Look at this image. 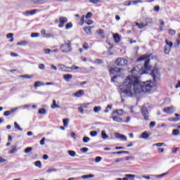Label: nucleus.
<instances>
[{
	"label": "nucleus",
	"instance_id": "nucleus-1",
	"mask_svg": "<svg viewBox=\"0 0 180 180\" xmlns=\"http://www.w3.org/2000/svg\"><path fill=\"white\" fill-rule=\"evenodd\" d=\"M149 64L150 59H147L143 67L138 65L131 70L132 75L128 76L124 83L120 86V89L122 94H124L127 96H134V95L141 94V92H150L155 86V81L160 78V70L158 68H154L150 72L153 81H140V76L143 74H148L150 70H151Z\"/></svg>",
	"mask_w": 180,
	"mask_h": 180
},
{
	"label": "nucleus",
	"instance_id": "nucleus-2",
	"mask_svg": "<svg viewBox=\"0 0 180 180\" xmlns=\"http://www.w3.org/2000/svg\"><path fill=\"white\" fill-rule=\"evenodd\" d=\"M71 50H72V48H71V42L70 41L65 42V44L60 46V51L62 53H70Z\"/></svg>",
	"mask_w": 180,
	"mask_h": 180
},
{
	"label": "nucleus",
	"instance_id": "nucleus-3",
	"mask_svg": "<svg viewBox=\"0 0 180 180\" xmlns=\"http://www.w3.org/2000/svg\"><path fill=\"white\" fill-rule=\"evenodd\" d=\"M127 60L124 58H119L116 62L115 64L118 67H124L125 65H127Z\"/></svg>",
	"mask_w": 180,
	"mask_h": 180
},
{
	"label": "nucleus",
	"instance_id": "nucleus-4",
	"mask_svg": "<svg viewBox=\"0 0 180 180\" xmlns=\"http://www.w3.org/2000/svg\"><path fill=\"white\" fill-rule=\"evenodd\" d=\"M162 110L165 112V113L171 115V113H174V112H175L176 109L174 106H170L164 108Z\"/></svg>",
	"mask_w": 180,
	"mask_h": 180
},
{
	"label": "nucleus",
	"instance_id": "nucleus-5",
	"mask_svg": "<svg viewBox=\"0 0 180 180\" xmlns=\"http://www.w3.org/2000/svg\"><path fill=\"white\" fill-rule=\"evenodd\" d=\"M67 22H68V18H67L66 17H60L59 18L60 25H58V27H60V28L64 27V25H65V23H67Z\"/></svg>",
	"mask_w": 180,
	"mask_h": 180
},
{
	"label": "nucleus",
	"instance_id": "nucleus-6",
	"mask_svg": "<svg viewBox=\"0 0 180 180\" xmlns=\"http://www.w3.org/2000/svg\"><path fill=\"white\" fill-rule=\"evenodd\" d=\"M141 112L146 120H150L148 118V110H147V108L143 107L141 109Z\"/></svg>",
	"mask_w": 180,
	"mask_h": 180
},
{
	"label": "nucleus",
	"instance_id": "nucleus-7",
	"mask_svg": "<svg viewBox=\"0 0 180 180\" xmlns=\"http://www.w3.org/2000/svg\"><path fill=\"white\" fill-rule=\"evenodd\" d=\"M115 137H116V139H120V140H123L124 141H127V136L119 134L117 132L115 133L114 134Z\"/></svg>",
	"mask_w": 180,
	"mask_h": 180
},
{
	"label": "nucleus",
	"instance_id": "nucleus-8",
	"mask_svg": "<svg viewBox=\"0 0 180 180\" xmlns=\"http://www.w3.org/2000/svg\"><path fill=\"white\" fill-rule=\"evenodd\" d=\"M36 12H39V10L34 9L32 11H25L22 13V15H24L25 16H30L34 15Z\"/></svg>",
	"mask_w": 180,
	"mask_h": 180
},
{
	"label": "nucleus",
	"instance_id": "nucleus-9",
	"mask_svg": "<svg viewBox=\"0 0 180 180\" xmlns=\"http://www.w3.org/2000/svg\"><path fill=\"white\" fill-rule=\"evenodd\" d=\"M112 119L113 122H117V123H124V120H123V119H122L119 116H113V117H112Z\"/></svg>",
	"mask_w": 180,
	"mask_h": 180
},
{
	"label": "nucleus",
	"instance_id": "nucleus-10",
	"mask_svg": "<svg viewBox=\"0 0 180 180\" xmlns=\"http://www.w3.org/2000/svg\"><path fill=\"white\" fill-rule=\"evenodd\" d=\"M47 0H31L34 5H43Z\"/></svg>",
	"mask_w": 180,
	"mask_h": 180
},
{
	"label": "nucleus",
	"instance_id": "nucleus-11",
	"mask_svg": "<svg viewBox=\"0 0 180 180\" xmlns=\"http://www.w3.org/2000/svg\"><path fill=\"white\" fill-rule=\"evenodd\" d=\"M17 110H18V108H13L9 111L4 112V116H11L12 113H13L14 112H16Z\"/></svg>",
	"mask_w": 180,
	"mask_h": 180
},
{
	"label": "nucleus",
	"instance_id": "nucleus-12",
	"mask_svg": "<svg viewBox=\"0 0 180 180\" xmlns=\"http://www.w3.org/2000/svg\"><path fill=\"white\" fill-rule=\"evenodd\" d=\"M46 86V83L40 82V81H37L34 83V86L35 88H39V86Z\"/></svg>",
	"mask_w": 180,
	"mask_h": 180
},
{
	"label": "nucleus",
	"instance_id": "nucleus-13",
	"mask_svg": "<svg viewBox=\"0 0 180 180\" xmlns=\"http://www.w3.org/2000/svg\"><path fill=\"white\" fill-rule=\"evenodd\" d=\"M84 94V90H79L75 94V96H76V98H81V96H83Z\"/></svg>",
	"mask_w": 180,
	"mask_h": 180
},
{
	"label": "nucleus",
	"instance_id": "nucleus-14",
	"mask_svg": "<svg viewBox=\"0 0 180 180\" xmlns=\"http://www.w3.org/2000/svg\"><path fill=\"white\" fill-rule=\"evenodd\" d=\"M101 139H103V140H106V139H109V136H108V134H106V131L103 130L101 131Z\"/></svg>",
	"mask_w": 180,
	"mask_h": 180
},
{
	"label": "nucleus",
	"instance_id": "nucleus-15",
	"mask_svg": "<svg viewBox=\"0 0 180 180\" xmlns=\"http://www.w3.org/2000/svg\"><path fill=\"white\" fill-rule=\"evenodd\" d=\"M92 27H86L84 28V32L86 33V34H92Z\"/></svg>",
	"mask_w": 180,
	"mask_h": 180
},
{
	"label": "nucleus",
	"instance_id": "nucleus-16",
	"mask_svg": "<svg viewBox=\"0 0 180 180\" xmlns=\"http://www.w3.org/2000/svg\"><path fill=\"white\" fill-rule=\"evenodd\" d=\"M82 179H89V178H95L94 174H86L81 176Z\"/></svg>",
	"mask_w": 180,
	"mask_h": 180
},
{
	"label": "nucleus",
	"instance_id": "nucleus-17",
	"mask_svg": "<svg viewBox=\"0 0 180 180\" xmlns=\"http://www.w3.org/2000/svg\"><path fill=\"white\" fill-rule=\"evenodd\" d=\"M63 78L65 79V80H66L67 82H68V81H70V79L72 78V75H70V74L65 75H63Z\"/></svg>",
	"mask_w": 180,
	"mask_h": 180
},
{
	"label": "nucleus",
	"instance_id": "nucleus-18",
	"mask_svg": "<svg viewBox=\"0 0 180 180\" xmlns=\"http://www.w3.org/2000/svg\"><path fill=\"white\" fill-rule=\"evenodd\" d=\"M113 37H114V40H115V43H119V41H120V36H119L118 34H115L113 35Z\"/></svg>",
	"mask_w": 180,
	"mask_h": 180
},
{
	"label": "nucleus",
	"instance_id": "nucleus-19",
	"mask_svg": "<svg viewBox=\"0 0 180 180\" xmlns=\"http://www.w3.org/2000/svg\"><path fill=\"white\" fill-rule=\"evenodd\" d=\"M60 67V70L61 71H68V70H71L70 68H67L65 65H59Z\"/></svg>",
	"mask_w": 180,
	"mask_h": 180
},
{
	"label": "nucleus",
	"instance_id": "nucleus-20",
	"mask_svg": "<svg viewBox=\"0 0 180 180\" xmlns=\"http://www.w3.org/2000/svg\"><path fill=\"white\" fill-rule=\"evenodd\" d=\"M136 26H137L139 29H143V27H146V26H147V24H144V22H142V23L136 22Z\"/></svg>",
	"mask_w": 180,
	"mask_h": 180
},
{
	"label": "nucleus",
	"instance_id": "nucleus-21",
	"mask_svg": "<svg viewBox=\"0 0 180 180\" xmlns=\"http://www.w3.org/2000/svg\"><path fill=\"white\" fill-rule=\"evenodd\" d=\"M27 44H29V41L26 40H23L17 43V46H27Z\"/></svg>",
	"mask_w": 180,
	"mask_h": 180
},
{
	"label": "nucleus",
	"instance_id": "nucleus-22",
	"mask_svg": "<svg viewBox=\"0 0 180 180\" xmlns=\"http://www.w3.org/2000/svg\"><path fill=\"white\" fill-rule=\"evenodd\" d=\"M166 175H168V172H165V173H163L162 174H158V175L152 174V175H150V176H154L155 178H162V176H165Z\"/></svg>",
	"mask_w": 180,
	"mask_h": 180
},
{
	"label": "nucleus",
	"instance_id": "nucleus-23",
	"mask_svg": "<svg viewBox=\"0 0 180 180\" xmlns=\"http://www.w3.org/2000/svg\"><path fill=\"white\" fill-rule=\"evenodd\" d=\"M51 108V109H56V108H60V105H57L56 100H53Z\"/></svg>",
	"mask_w": 180,
	"mask_h": 180
},
{
	"label": "nucleus",
	"instance_id": "nucleus-24",
	"mask_svg": "<svg viewBox=\"0 0 180 180\" xmlns=\"http://www.w3.org/2000/svg\"><path fill=\"white\" fill-rule=\"evenodd\" d=\"M14 128L16 129L17 130H19L20 131H23V129H22L16 122H14Z\"/></svg>",
	"mask_w": 180,
	"mask_h": 180
},
{
	"label": "nucleus",
	"instance_id": "nucleus-25",
	"mask_svg": "<svg viewBox=\"0 0 180 180\" xmlns=\"http://www.w3.org/2000/svg\"><path fill=\"white\" fill-rule=\"evenodd\" d=\"M101 110H102L101 106H96L94 108V112H95V113H98V112H101Z\"/></svg>",
	"mask_w": 180,
	"mask_h": 180
},
{
	"label": "nucleus",
	"instance_id": "nucleus-26",
	"mask_svg": "<svg viewBox=\"0 0 180 180\" xmlns=\"http://www.w3.org/2000/svg\"><path fill=\"white\" fill-rule=\"evenodd\" d=\"M97 33H98V34L101 35V37H103V39H105V35L103 34V33H105V32L103 31V30L100 29V30H97Z\"/></svg>",
	"mask_w": 180,
	"mask_h": 180
},
{
	"label": "nucleus",
	"instance_id": "nucleus-27",
	"mask_svg": "<svg viewBox=\"0 0 180 180\" xmlns=\"http://www.w3.org/2000/svg\"><path fill=\"white\" fill-rule=\"evenodd\" d=\"M148 137H150V135L148 134V133L143 132V133H142V135L140 137V139H148Z\"/></svg>",
	"mask_w": 180,
	"mask_h": 180
},
{
	"label": "nucleus",
	"instance_id": "nucleus-28",
	"mask_svg": "<svg viewBox=\"0 0 180 180\" xmlns=\"http://www.w3.org/2000/svg\"><path fill=\"white\" fill-rule=\"evenodd\" d=\"M165 43L167 46H169V49H172V46H174V44L172 43V41H169L168 39H166Z\"/></svg>",
	"mask_w": 180,
	"mask_h": 180
},
{
	"label": "nucleus",
	"instance_id": "nucleus-29",
	"mask_svg": "<svg viewBox=\"0 0 180 180\" xmlns=\"http://www.w3.org/2000/svg\"><path fill=\"white\" fill-rule=\"evenodd\" d=\"M131 4H132V5H136V4H143V1H141V0H132V1H131Z\"/></svg>",
	"mask_w": 180,
	"mask_h": 180
},
{
	"label": "nucleus",
	"instance_id": "nucleus-30",
	"mask_svg": "<svg viewBox=\"0 0 180 180\" xmlns=\"http://www.w3.org/2000/svg\"><path fill=\"white\" fill-rule=\"evenodd\" d=\"M168 33L170 36H175L176 34V32L174 30H168Z\"/></svg>",
	"mask_w": 180,
	"mask_h": 180
},
{
	"label": "nucleus",
	"instance_id": "nucleus-31",
	"mask_svg": "<svg viewBox=\"0 0 180 180\" xmlns=\"http://www.w3.org/2000/svg\"><path fill=\"white\" fill-rule=\"evenodd\" d=\"M68 153L70 157H75L77 155V153L74 150H68Z\"/></svg>",
	"mask_w": 180,
	"mask_h": 180
},
{
	"label": "nucleus",
	"instance_id": "nucleus-32",
	"mask_svg": "<svg viewBox=\"0 0 180 180\" xmlns=\"http://www.w3.org/2000/svg\"><path fill=\"white\" fill-rule=\"evenodd\" d=\"M70 29H72V22H68L65 25V30H70Z\"/></svg>",
	"mask_w": 180,
	"mask_h": 180
},
{
	"label": "nucleus",
	"instance_id": "nucleus-33",
	"mask_svg": "<svg viewBox=\"0 0 180 180\" xmlns=\"http://www.w3.org/2000/svg\"><path fill=\"white\" fill-rule=\"evenodd\" d=\"M63 122L64 127H68V122H70V120L69 119H64L63 120Z\"/></svg>",
	"mask_w": 180,
	"mask_h": 180
},
{
	"label": "nucleus",
	"instance_id": "nucleus-34",
	"mask_svg": "<svg viewBox=\"0 0 180 180\" xmlns=\"http://www.w3.org/2000/svg\"><path fill=\"white\" fill-rule=\"evenodd\" d=\"M20 78H26L27 79H30V78H32L33 76L32 75H20Z\"/></svg>",
	"mask_w": 180,
	"mask_h": 180
},
{
	"label": "nucleus",
	"instance_id": "nucleus-35",
	"mask_svg": "<svg viewBox=\"0 0 180 180\" xmlns=\"http://www.w3.org/2000/svg\"><path fill=\"white\" fill-rule=\"evenodd\" d=\"M172 136H179V129H173Z\"/></svg>",
	"mask_w": 180,
	"mask_h": 180
},
{
	"label": "nucleus",
	"instance_id": "nucleus-36",
	"mask_svg": "<svg viewBox=\"0 0 180 180\" xmlns=\"http://www.w3.org/2000/svg\"><path fill=\"white\" fill-rule=\"evenodd\" d=\"M162 146H165V143H154L153 145V147H162Z\"/></svg>",
	"mask_w": 180,
	"mask_h": 180
},
{
	"label": "nucleus",
	"instance_id": "nucleus-37",
	"mask_svg": "<svg viewBox=\"0 0 180 180\" xmlns=\"http://www.w3.org/2000/svg\"><path fill=\"white\" fill-rule=\"evenodd\" d=\"M18 151V148L16 147L13 148L12 150L8 151V154H15Z\"/></svg>",
	"mask_w": 180,
	"mask_h": 180
},
{
	"label": "nucleus",
	"instance_id": "nucleus-38",
	"mask_svg": "<svg viewBox=\"0 0 180 180\" xmlns=\"http://www.w3.org/2000/svg\"><path fill=\"white\" fill-rule=\"evenodd\" d=\"M40 34L39 32H33L31 34V37H39Z\"/></svg>",
	"mask_w": 180,
	"mask_h": 180
},
{
	"label": "nucleus",
	"instance_id": "nucleus-39",
	"mask_svg": "<svg viewBox=\"0 0 180 180\" xmlns=\"http://www.w3.org/2000/svg\"><path fill=\"white\" fill-rule=\"evenodd\" d=\"M89 141H91V139L88 136H84L83 138V142L84 143H89Z\"/></svg>",
	"mask_w": 180,
	"mask_h": 180
},
{
	"label": "nucleus",
	"instance_id": "nucleus-40",
	"mask_svg": "<svg viewBox=\"0 0 180 180\" xmlns=\"http://www.w3.org/2000/svg\"><path fill=\"white\" fill-rule=\"evenodd\" d=\"M32 150H33L32 147H27V148L25 149V154H29V153H30Z\"/></svg>",
	"mask_w": 180,
	"mask_h": 180
},
{
	"label": "nucleus",
	"instance_id": "nucleus-41",
	"mask_svg": "<svg viewBox=\"0 0 180 180\" xmlns=\"http://www.w3.org/2000/svg\"><path fill=\"white\" fill-rule=\"evenodd\" d=\"M151 23H153V18H147L146 23L145 25H147V26H148V25H151Z\"/></svg>",
	"mask_w": 180,
	"mask_h": 180
},
{
	"label": "nucleus",
	"instance_id": "nucleus-42",
	"mask_svg": "<svg viewBox=\"0 0 180 180\" xmlns=\"http://www.w3.org/2000/svg\"><path fill=\"white\" fill-rule=\"evenodd\" d=\"M58 171V169H49L46 170V172L50 174L51 172H57Z\"/></svg>",
	"mask_w": 180,
	"mask_h": 180
},
{
	"label": "nucleus",
	"instance_id": "nucleus-43",
	"mask_svg": "<svg viewBox=\"0 0 180 180\" xmlns=\"http://www.w3.org/2000/svg\"><path fill=\"white\" fill-rule=\"evenodd\" d=\"M90 136H91V137H96V136H98V132L96 131H91Z\"/></svg>",
	"mask_w": 180,
	"mask_h": 180
},
{
	"label": "nucleus",
	"instance_id": "nucleus-44",
	"mask_svg": "<svg viewBox=\"0 0 180 180\" xmlns=\"http://www.w3.org/2000/svg\"><path fill=\"white\" fill-rule=\"evenodd\" d=\"M39 115H46V109L44 108H41L39 110Z\"/></svg>",
	"mask_w": 180,
	"mask_h": 180
},
{
	"label": "nucleus",
	"instance_id": "nucleus-45",
	"mask_svg": "<svg viewBox=\"0 0 180 180\" xmlns=\"http://www.w3.org/2000/svg\"><path fill=\"white\" fill-rule=\"evenodd\" d=\"M35 167H38V168H41V162L39 160L35 162Z\"/></svg>",
	"mask_w": 180,
	"mask_h": 180
},
{
	"label": "nucleus",
	"instance_id": "nucleus-46",
	"mask_svg": "<svg viewBox=\"0 0 180 180\" xmlns=\"http://www.w3.org/2000/svg\"><path fill=\"white\" fill-rule=\"evenodd\" d=\"M169 122H178L180 120L179 118L170 117L169 118Z\"/></svg>",
	"mask_w": 180,
	"mask_h": 180
},
{
	"label": "nucleus",
	"instance_id": "nucleus-47",
	"mask_svg": "<svg viewBox=\"0 0 180 180\" xmlns=\"http://www.w3.org/2000/svg\"><path fill=\"white\" fill-rule=\"evenodd\" d=\"M85 22V15H82L81 19H80V25L82 26Z\"/></svg>",
	"mask_w": 180,
	"mask_h": 180
},
{
	"label": "nucleus",
	"instance_id": "nucleus-48",
	"mask_svg": "<svg viewBox=\"0 0 180 180\" xmlns=\"http://www.w3.org/2000/svg\"><path fill=\"white\" fill-rule=\"evenodd\" d=\"M103 61H102V60L101 59H96L95 61H94V64H103Z\"/></svg>",
	"mask_w": 180,
	"mask_h": 180
},
{
	"label": "nucleus",
	"instance_id": "nucleus-49",
	"mask_svg": "<svg viewBox=\"0 0 180 180\" xmlns=\"http://www.w3.org/2000/svg\"><path fill=\"white\" fill-rule=\"evenodd\" d=\"M164 51H165V54H169V53L171 52V48H165V50H164Z\"/></svg>",
	"mask_w": 180,
	"mask_h": 180
},
{
	"label": "nucleus",
	"instance_id": "nucleus-50",
	"mask_svg": "<svg viewBox=\"0 0 180 180\" xmlns=\"http://www.w3.org/2000/svg\"><path fill=\"white\" fill-rule=\"evenodd\" d=\"M131 5V1H127L124 3V6H130Z\"/></svg>",
	"mask_w": 180,
	"mask_h": 180
},
{
	"label": "nucleus",
	"instance_id": "nucleus-51",
	"mask_svg": "<svg viewBox=\"0 0 180 180\" xmlns=\"http://www.w3.org/2000/svg\"><path fill=\"white\" fill-rule=\"evenodd\" d=\"M89 2L91 4H99V2H101V0H89Z\"/></svg>",
	"mask_w": 180,
	"mask_h": 180
},
{
	"label": "nucleus",
	"instance_id": "nucleus-52",
	"mask_svg": "<svg viewBox=\"0 0 180 180\" xmlns=\"http://www.w3.org/2000/svg\"><path fill=\"white\" fill-rule=\"evenodd\" d=\"M53 36V34H51V33H46V35H44L43 37H45L46 39H50V37H51Z\"/></svg>",
	"mask_w": 180,
	"mask_h": 180
},
{
	"label": "nucleus",
	"instance_id": "nucleus-53",
	"mask_svg": "<svg viewBox=\"0 0 180 180\" xmlns=\"http://www.w3.org/2000/svg\"><path fill=\"white\" fill-rule=\"evenodd\" d=\"M125 176H127L128 179H130L131 178H136V175L134 174H126Z\"/></svg>",
	"mask_w": 180,
	"mask_h": 180
},
{
	"label": "nucleus",
	"instance_id": "nucleus-54",
	"mask_svg": "<svg viewBox=\"0 0 180 180\" xmlns=\"http://www.w3.org/2000/svg\"><path fill=\"white\" fill-rule=\"evenodd\" d=\"M96 162H101L102 161V157L97 156L95 159Z\"/></svg>",
	"mask_w": 180,
	"mask_h": 180
},
{
	"label": "nucleus",
	"instance_id": "nucleus-55",
	"mask_svg": "<svg viewBox=\"0 0 180 180\" xmlns=\"http://www.w3.org/2000/svg\"><path fill=\"white\" fill-rule=\"evenodd\" d=\"M27 108H30V105H22L20 107H18V109H27Z\"/></svg>",
	"mask_w": 180,
	"mask_h": 180
},
{
	"label": "nucleus",
	"instance_id": "nucleus-56",
	"mask_svg": "<svg viewBox=\"0 0 180 180\" xmlns=\"http://www.w3.org/2000/svg\"><path fill=\"white\" fill-rule=\"evenodd\" d=\"M92 17V13L89 12L87 13L86 15V19H89Z\"/></svg>",
	"mask_w": 180,
	"mask_h": 180
},
{
	"label": "nucleus",
	"instance_id": "nucleus-57",
	"mask_svg": "<svg viewBox=\"0 0 180 180\" xmlns=\"http://www.w3.org/2000/svg\"><path fill=\"white\" fill-rule=\"evenodd\" d=\"M89 150V149L88 148H83L81 149V152L82 153H88Z\"/></svg>",
	"mask_w": 180,
	"mask_h": 180
},
{
	"label": "nucleus",
	"instance_id": "nucleus-58",
	"mask_svg": "<svg viewBox=\"0 0 180 180\" xmlns=\"http://www.w3.org/2000/svg\"><path fill=\"white\" fill-rule=\"evenodd\" d=\"M122 161H124V158H117L115 160V162H122Z\"/></svg>",
	"mask_w": 180,
	"mask_h": 180
},
{
	"label": "nucleus",
	"instance_id": "nucleus-59",
	"mask_svg": "<svg viewBox=\"0 0 180 180\" xmlns=\"http://www.w3.org/2000/svg\"><path fill=\"white\" fill-rule=\"evenodd\" d=\"M149 127H150V129H153V127H155V122H151L150 123Z\"/></svg>",
	"mask_w": 180,
	"mask_h": 180
},
{
	"label": "nucleus",
	"instance_id": "nucleus-60",
	"mask_svg": "<svg viewBox=\"0 0 180 180\" xmlns=\"http://www.w3.org/2000/svg\"><path fill=\"white\" fill-rule=\"evenodd\" d=\"M39 70H45L46 66H44V64L41 63L39 65Z\"/></svg>",
	"mask_w": 180,
	"mask_h": 180
},
{
	"label": "nucleus",
	"instance_id": "nucleus-61",
	"mask_svg": "<svg viewBox=\"0 0 180 180\" xmlns=\"http://www.w3.org/2000/svg\"><path fill=\"white\" fill-rule=\"evenodd\" d=\"M7 39H12L13 38V33H9L6 35Z\"/></svg>",
	"mask_w": 180,
	"mask_h": 180
},
{
	"label": "nucleus",
	"instance_id": "nucleus-62",
	"mask_svg": "<svg viewBox=\"0 0 180 180\" xmlns=\"http://www.w3.org/2000/svg\"><path fill=\"white\" fill-rule=\"evenodd\" d=\"M78 110H79V112H80V113H81L82 115H84V108H82V107H79V108H78Z\"/></svg>",
	"mask_w": 180,
	"mask_h": 180
},
{
	"label": "nucleus",
	"instance_id": "nucleus-63",
	"mask_svg": "<svg viewBox=\"0 0 180 180\" xmlns=\"http://www.w3.org/2000/svg\"><path fill=\"white\" fill-rule=\"evenodd\" d=\"M83 49H84V50H88V49H89V46L88 45V44L85 43L84 44H83Z\"/></svg>",
	"mask_w": 180,
	"mask_h": 180
},
{
	"label": "nucleus",
	"instance_id": "nucleus-64",
	"mask_svg": "<svg viewBox=\"0 0 180 180\" xmlns=\"http://www.w3.org/2000/svg\"><path fill=\"white\" fill-rule=\"evenodd\" d=\"M44 53H45V54H50L51 53V49H45Z\"/></svg>",
	"mask_w": 180,
	"mask_h": 180
}]
</instances>
